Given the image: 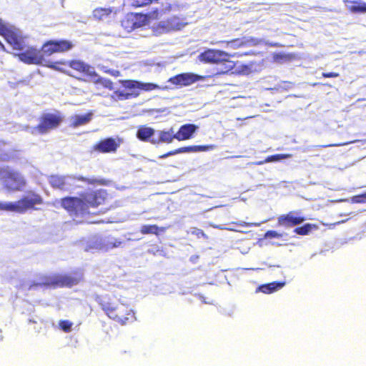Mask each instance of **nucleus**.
<instances>
[{
  "label": "nucleus",
  "instance_id": "nucleus-1",
  "mask_svg": "<svg viewBox=\"0 0 366 366\" xmlns=\"http://www.w3.org/2000/svg\"><path fill=\"white\" fill-rule=\"evenodd\" d=\"M73 48V44L67 40H51L46 42L41 50L28 47L25 51L18 54L19 59L28 64H43L44 56H49L54 53L65 52Z\"/></svg>",
  "mask_w": 366,
  "mask_h": 366
},
{
  "label": "nucleus",
  "instance_id": "nucleus-2",
  "mask_svg": "<svg viewBox=\"0 0 366 366\" xmlns=\"http://www.w3.org/2000/svg\"><path fill=\"white\" fill-rule=\"evenodd\" d=\"M107 197L105 190H98L86 194L83 199L66 197L61 201L62 207L70 212L71 216H84L88 214L90 207H95L102 204Z\"/></svg>",
  "mask_w": 366,
  "mask_h": 366
},
{
  "label": "nucleus",
  "instance_id": "nucleus-3",
  "mask_svg": "<svg viewBox=\"0 0 366 366\" xmlns=\"http://www.w3.org/2000/svg\"><path fill=\"white\" fill-rule=\"evenodd\" d=\"M41 202V198L38 194L29 193L22 199L16 202H0V210L16 213H24L28 209L34 208L36 204Z\"/></svg>",
  "mask_w": 366,
  "mask_h": 366
},
{
  "label": "nucleus",
  "instance_id": "nucleus-4",
  "mask_svg": "<svg viewBox=\"0 0 366 366\" xmlns=\"http://www.w3.org/2000/svg\"><path fill=\"white\" fill-rule=\"evenodd\" d=\"M0 180L6 189L12 192L21 190L26 184L21 174L9 167H0Z\"/></svg>",
  "mask_w": 366,
  "mask_h": 366
},
{
  "label": "nucleus",
  "instance_id": "nucleus-5",
  "mask_svg": "<svg viewBox=\"0 0 366 366\" xmlns=\"http://www.w3.org/2000/svg\"><path fill=\"white\" fill-rule=\"evenodd\" d=\"M0 34L4 36L6 41L14 49L24 50L26 48L24 39L21 31L15 26L4 22L0 19Z\"/></svg>",
  "mask_w": 366,
  "mask_h": 366
},
{
  "label": "nucleus",
  "instance_id": "nucleus-6",
  "mask_svg": "<svg viewBox=\"0 0 366 366\" xmlns=\"http://www.w3.org/2000/svg\"><path fill=\"white\" fill-rule=\"evenodd\" d=\"M63 117L60 114H44L41 116L38 126L34 127H26V130L32 134H46L58 127Z\"/></svg>",
  "mask_w": 366,
  "mask_h": 366
},
{
  "label": "nucleus",
  "instance_id": "nucleus-7",
  "mask_svg": "<svg viewBox=\"0 0 366 366\" xmlns=\"http://www.w3.org/2000/svg\"><path fill=\"white\" fill-rule=\"evenodd\" d=\"M122 242L112 237L94 236L89 238L85 247V251L107 252L121 245Z\"/></svg>",
  "mask_w": 366,
  "mask_h": 366
},
{
  "label": "nucleus",
  "instance_id": "nucleus-8",
  "mask_svg": "<svg viewBox=\"0 0 366 366\" xmlns=\"http://www.w3.org/2000/svg\"><path fill=\"white\" fill-rule=\"evenodd\" d=\"M77 180H81L86 182L89 184H103L102 180L97 179H86L84 177H79L76 179L72 176H59L52 175L49 177V182L51 186L54 188L59 189L60 190L69 191L73 189L76 186Z\"/></svg>",
  "mask_w": 366,
  "mask_h": 366
},
{
  "label": "nucleus",
  "instance_id": "nucleus-9",
  "mask_svg": "<svg viewBox=\"0 0 366 366\" xmlns=\"http://www.w3.org/2000/svg\"><path fill=\"white\" fill-rule=\"evenodd\" d=\"M184 19L174 16L165 20H162L152 26V31L157 36L170 31L180 30L186 24Z\"/></svg>",
  "mask_w": 366,
  "mask_h": 366
},
{
  "label": "nucleus",
  "instance_id": "nucleus-10",
  "mask_svg": "<svg viewBox=\"0 0 366 366\" xmlns=\"http://www.w3.org/2000/svg\"><path fill=\"white\" fill-rule=\"evenodd\" d=\"M102 309L105 312V313L108 315V317L111 319L115 320L116 321L120 322L122 325H125L129 320L131 319V321H134L136 320V317H134V312L132 310H127L126 315L129 316L131 314V317H122L120 315L122 314V312L120 311V309L119 307H114L112 306V305L109 302H105L103 301H101L99 302Z\"/></svg>",
  "mask_w": 366,
  "mask_h": 366
},
{
  "label": "nucleus",
  "instance_id": "nucleus-11",
  "mask_svg": "<svg viewBox=\"0 0 366 366\" xmlns=\"http://www.w3.org/2000/svg\"><path fill=\"white\" fill-rule=\"evenodd\" d=\"M231 55L225 51L219 50L208 49L201 53L198 58L200 61L211 64H217L223 61H227Z\"/></svg>",
  "mask_w": 366,
  "mask_h": 366
},
{
  "label": "nucleus",
  "instance_id": "nucleus-12",
  "mask_svg": "<svg viewBox=\"0 0 366 366\" xmlns=\"http://www.w3.org/2000/svg\"><path fill=\"white\" fill-rule=\"evenodd\" d=\"M80 280V277H73L67 275H56L47 279L44 282L37 283L36 286L41 285H57V286H66L71 287L76 285Z\"/></svg>",
  "mask_w": 366,
  "mask_h": 366
},
{
  "label": "nucleus",
  "instance_id": "nucleus-13",
  "mask_svg": "<svg viewBox=\"0 0 366 366\" xmlns=\"http://www.w3.org/2000/svg\"><path fill=\"white\" fill-rule=\"evenodd\" d=\"M204 79L203 76L194 73H182L171 77L168 81L174 85L187 86Z\"/></svg>",
  "mask_w": 366,
  "mask_h": 366
},
{
  "label": "nucleus",
  "instance_id": "nucleus-14",
  "mask_svg": "<svg viewBox=\"0 0 366 366\" xmlns=\"http://www.w3.org/2000/svg\"><path fill=\"white\" fill-rule=\"evenodd\" d=\"M159 9L154 8L151 12L147 14H132V21L135 24L136 29L147 25L151 19H157L159 18Z\"/></svg>",
  "mask_w": 366,
  "mask_h": 366
},
{
  "label": "nucleus",
  "instance_id": "nucleus-15",
  "mask_svg": "<svg viewBox=\"0 0 366 366\" xmlns=\"http://www.w3.org/2000/svg\"><path fill=\"white\" fill-rule=\"evenodd\" d=\"M120 143L113 138H107L94 146V149L102 153L114 152L119 147Z\"/></svg>",
  "mask_w": 366,
  "mask_h": 366
},
{
  "label": "nucleus",
  "instance_id": "nucleus-16",
  "mask_svg": "<svg viewBox=\"0 0 366 366\" xmlns=\"http://www.w3.org/2000/svg\"><path fill=\"white\" fill-rule=\"evenodd\" d=\"M215 147H216V146L213 145V144L204 145V146H190V147H181L179 149H177L176 150L169 152L167 154L162 155L160 157V158L164 159L169 156L174 155L177 154H180V153L206 152V151H209V150H212Z\"/></svg>",
  "mask_w": 366,
  "mask_h": 366
},
{
  "label": "nucleus",
  "instance_id": "nucleus-17",
  "mask_svg": "<svg viewBox=\"0 0 366 366\" xmlns=\"http://www.w3.org/2000/svg\"><path fill=\"white\" fill-rule=\"evenodd\" d=\"M305 221L302 217L297 216L295 212H290L287 214L281 215L278 218V224L287 227L300 224Z\"/></svg>",
  "mask_w": 366,
  "mask_h": 366
},
{
  "label": "nucleus",
  "instance_id": "nucleus-18",
  "mask_svg": "<svg viewBox=\"0 0 366 366\" xmlns=\"http://www.w3.org/2000/svg\"><path fill=\"white\" fill-rule=\"evenodd\" d=\"M198 127L192 124H186L182 125L178 132L175 134L176 139L179 141L189 139L197 131Z\"/></svg>",
  "mask_w": 366,
  "mask_h": 366
},
{
  "label": "nucleus",
  "instance_id": "nucleus-19",
  "mask_svg": "<svg viewBox=\"0 0 366 366\" xmlns=\"http://www.w3.org/2000/svg\"><path fill=\"white\" fill-rule=\"evenodd\" d=\"M123 85L129 89H139L144 91H151L159 88V86L153 83H143L134 80H127L124 81Z\"/></svg>",
  "mask_w": 366,
  "mask_h": 366
},
{
  "label": "nucleus",
  "instance_id": "nucleus-20",
  "mask_svg": "<svg viewBox=\"0 0 366 366\" xmlns=\"http://www.w3.org/2000/svg\"><path fill=\"white\" fill-rule=\"evenodd\" d=\"M174 139H176V137L172 129L167 132L157 131L156 137L151 139V143L153 144L159 143H171Z\"/></svg>",
  "mask_w": 366,
  "mask_h": 366
},
{
  "label": "nucleus",
  "instance_id": "nucleus-21",
  "mask_svg": "<svg viewBox=\"0 0 366 366\" xmlns=\"http://www.w3.org/2000/svg\"><path fill=\"white\" fill-rule=\"evenodd\" d=\"M92 116L93 114L92 112L87 113L84 115H73L70 117L69 119V124L71 127H73L74 128L84 125L91 121Z\"/></svg>",
  "mask_w": 366,
  "mask_h": 366
},
{
  "label": "nucleus",
  "instance_id": "nucleus-22",
  "mask_svg": "<svg viewBox=\"0 0 366 366\" xmlns=\"http://www.w3.org/2000/svg\"><path fill=\"white\" fill-rule=\"evenodd\" d=\"M157 132L151 127L146 126L141 127L137 132V137L142 141L149 142L156 137Z\"/></svg>",
  "mask_w": 366,
  "mask_h": 366
},
{
  "label": "nucleus",
  "instance_id": "nucleus-23",
  "mask_svg": "<svg viewBox=\"0 0 366 366\" xmlns=\"http://www.w3.org/2000/svg\"><path fill=\"white\" fill-rule=\"evenodd\" d=\"M117 11L113 8H97L93 11V16L98 20H105L111 16H114Z\"/></svg>",
  "mask_w": 366,
  "mask_h": 366
},
{
  "label": "nucleus",
  "instance_id": "nucleus-24",
  "mask_svg": "<svg viewBox=\"0 0 366 366\" xmlns=\"http://www.w3.org/2000/svg\"><path fill=\"white\" fill-rule=\"evenodd\" d=\"M285 282H273L269 284H265L259 286L257 289V292H261L265 294H270L282 288Z\"/></svg>",
  "mask_w": 366,
  "mask_h": 366
},
{
  "label": "nucleus",
  "instance_id": "nucleus-25",
  "mask_svg": "<svg viewBox=\"0 0 366 366\" xmlns=\"http://www.w3.org/2000/svg\"><path fill=\"white\" fill-rule=\"evenodd\" d=\"M17 151L8 148L6 144H4V148L0 152V160L10 161L17 158Z\"/></svg>",
  "mask_w": 366,
  "mask_h": 366
},
{
  "label": "nucleus",
  "instance_id": "nucleus-26",
  "mask_svg": "<svg viewBox=\"0 0 366 366\" xmlns=\"http://www.w3.org/2000/svg\"><path fill=\"white\" fill-rule=\"evenodd\" d=\"M158 0H125V4L132 8H142L157 2Z\"/></svg>",
  "mask_w": 366,
  "mask_h": 366
},
{
  "label": "nucleus",
  "instance_id": "nucleus-27",
  "mask_svg": "<svg viewBox=\"0 0 366 366\" xmlns=\"http://www.w3.org/2000/svg\"><path fill=\"white\" fill-rule=\"evenodd\" d=\"M292 157V154H274L267 157L264 161H260L254 163L257 165H262L264 163L273 162H279L285 159H288Z\"/></svg>",
  "mask_w": 366,
  "mask_h": 366
},
{
  "label": "nucleus",
  "instance_id": "nucleus-28",
  "mask_svg": "<svg viewBox=\"0 0 366 366\" xmlns=\"http://www.w3.org/2000/svg\"><path fill=\"white\" fill-rule=\"evenodd\" d=\"M82 72L90 76L92 81L95 83L101 80V77L96 73L94 69L87 64L85 65V69Z\"/></svg>",
  "mask_w": 366,
  "mask_h": 366
},
{
  "label": "nucleus",
  "instance_id": "nucleus-29",
  "mask_svg": "<svg viewBox=\"0 0 366 366\" xmlns=\"http://www.w3.org/2000/svg\"><path fill=\"white\" fill-rule=\"evenodd\" d=\"M132 14L127 15V16L122 21V26L128 31L130 32L136 29L135 24H133L132 21Z\"/></svg>",
  "mask_w": 366,
  "mask_h": 366
},
{
  "label": "nucleus",
  "instance_id": "nucleus-30",
  "mask_svg": "<svg viewBox=\"0 0 366 366\" xmlns=\"http://www.w3.org/2000/svg\"><path fill=\"white\" fill-rule=\"evenodd\" d=\"M313 227H316L311 224H305V225L296 228L294 232L298 234L305 235L307 234Z\"/></svg>",
  "mask_w": 366,
  "mask_h": 366
},
{
  "label": "nucleus",
  "instance_id": "nucleus-31",
  "mask_svg": "<svg viewBox=\"0 0 366 366\" xmlns=\"http://www.w3.org/2000/svg\"><path fill=\"white\" fill-rule=\"evenodd\" d=\"M158 227L155 224L154 225H143L141 227V232L144 234H157Z\"/></svg>",
  "mask_w": 366,
  "mask_h": 366
},
{
  "label": "nucleus",
  "instance_id": "nucleus-32",
  "mask_svg": "<svg viewBox=\"0 0 366 366\" xmlns=\"http://www.w3.org/2000/svg\"><path fill=\"white\" fill-rule=\"evenodd\" d=\"M73 325V323L69 320H61L59 322V327L60 328L66 332H69L71 330V327Z\"/></svg>",
  "mask_w": 366,
  "mask_h": 366
},
{
  "label": "nucleus",
  "instance_id": "nucleus-33",
  "mask_svg": "<svg viewBox=\"0 0 366 366\" xmlns=\"http://www.w3.org/2000/svg\"><path fill=\"white\" fill-rule=\"evenodd\" d=\"M85 64L80 61H73L70 64V66L77 71H83L85 69Z\"/></svg>",
  "mask_w": 366,
  "mask_h": 366
},
{
  "label": "nucleus",
  "instance_id": "nucleus-34",
  "mask_svg": "<svg viewBox=\"0 0 366 366\" xmlns=\"http://www.w3.org/2000/svg\"><path fill=\"white\" fill-rule=\"evenodd\" d=\"M227 44L228 47L237 49L244 46V41L243 39H234L230 41H227Z\"/></svg>",
  "mask_w": 366,
  "mask_h": 366
},
{
  "label": "nucleus",
  "instance_id": "nucleus-35",
  "mask_svg": "<svg viewBox=\"0 0 366 366\" xmlns=\"http://www.w3.org/2000/svg\"><path fill=\"white\" fill-rule=\"evenodd\" d=\"M244 41V45H247V46H256L259 44H261L264 41L263 39H255V38H249V39H243Z\"/></svg>",
  "mask_w": 366,
  "mask_h": 366
},
{
  "label": "nucleus",
  "instance_id": "nucleus-36",
  "mask_svg": "<svg viewBox=\"0 0 366 366\" xmlns=\"http://www.w3.org/2000/svg\"><path fill=\"white\" fill-rule=\"evenodd\" d=\"M350 11L354 13L366 12V4L363 3L360 5H355L350 7Z\"/></svg>",
  "mask_w": 366,
  "mask_h": 366
},
{
  "label": "nucleus",
  "instance_id": "nucleus-37",
  "mask_svg": "<svg viewBox=\"0 0 366 366\" xmlns=\"http://www.w3.org/2000/svg\"><path fill=\"white\" fill-rule=\"evenodd\" d=\"M114 95L118 98V99L123 100L129 99L133 94L117 91L114 93Z\"/></svg>",
  "mask_w": 366,
  "mask_h": 366
},
{
  "label": "nucleus",
  "instance_id": "nucleus-38",
  "mask_svg": "<svg viewBox=\"0 0 366 366\" xmlns=\"http://www.w3.org/2000/svg\"><path fill=\"white\" fill-rule=\"evenodd\" d=\"M281 237H282L281 234L278 233L276 231H273V230H269L264 234V237L265 238H269V239L280 238Z\"/></svg>",
  "mask_w": 366,
  "mask_h": 366
},
{
  "label": "nucleus",
  "instance_id": "nucleus-39",
  "mask_svg": "<svg viewBox=\"0 0 366 366\" xmlns=\"http://www.w3.org/2000/svg\"><path fill=\"white\" fill-rule=\"evenodd\" d=\"M352 202L355 203H364L366 202L365 194L362 195L355 196L352 198Z\"/></svg>",
  "mask_w": 366,
  "mask_h": 366
},
{
  "label": "nucleus",
  "instance_id": "nucleus-40",
  "mask_svg": "<svg viewBox=\"0 0 366 366\" xmlns=\"http://www.w3.org/2000/svg\"><path fill=\"white\" fill-rule=\"evenodd\" d=\"M97 83L102 84L105 87L112 89V82L110 80L104 79L101 78V80L99 81Z\"/></svg>",
  "mask_w": 366,
  "mask_h": 366
},
{
  "label": "nucleus",
  "instance_id": "nucleus-41",
  "mask_svg": "<svg viewBox=\"0 0 366 366\" xmlns=\"http://www.w3.org/2000/svg\"><path fill=\"white\" fill-rule=\"evenodd\" d=\"M322 75V76L327 77V78L337 77L340 76V74L336 72H329V73L323 72Z\"/></svg>",
  "mask_w": 366,
  "mask_h": 366
},
{
  "label": "nucleus",
  "instance_id": "nucleus-42",
  "mask_svg": "<svg viewBox=\"0 0 366 366\" xmlns=\"http://www.w3.org/2000/svg\"><path fill=\"white\" fill-rule=\"evenodd\" d=\"M286 58V55L284 54H274L273 56V59L275 61H279L281 59H284Z\"/></svg>",
  "mask_w": 366,
  "mask_h": 366
},
{
  "label": "nucleus",
  "instance_id": "nucleus-43",
  "mask_svg": "<svg viewBox=\"0 0 366 366\" xmlns=\"http://www.w3.org/2000/svg\"><path fill=\"white\" fill-rule=\"evenodd\" d=\"M263 42H264L265 44H267V45H269V46H274V47H280V46H281V45L280 44H278V43L268 42V41H264Z\"/></svg>",
  "mask_w": 366,
  "mask_h": 366
},
{
  "label": "nucleus",
  "instance_id": "nucleus-44",
  "mask_svg": "<svg viewBox=\"0 0 366 366\" xmlns=\"http://www.w3.org/2000/svg\"><path fill=\"white\" fill-rule=\"evenodd\" d=\"M56 62L55 63H51L50 64H48L47 66L50 68L54 69L56 70H60V68L56 66Z\"/></svg>",
  "mask_w": 366,
  "mask_h": 366
},
{
  "label": "nucleus",
  "instance_id": "nucleus-45",
  "mask_svg": "<svg viewBox=\"0 0 366 366\" xmlns=\"http://www.w3.org/2000/svg\"><path fill=\"white\" fill-rule=\"evenodd\" d=\"M105 71L107 72V73L111 74L113 76H118L119 74V72L118 71H116V70H108V71Z\"/></svg>",
  "mask_w": 366,
  "mask_h": 366
},
{
  "label": "nucleus",
  "instance_id": "nucleus-46",
  "mask_svg": "<svg viewBox=\"0 0 366 366\" xmlns=\"http://www.w3.org/2000/svg\"><path fill=\"white\" fill-rule=\"evenodd\" d=\"M249 71V67L248 66H242V69L241 70L242 72L247 73Z\"/></svg>",
  "mask_w": 366,
  "mask_h": 366
},
{
  "label": "nucleus",
  "instance_id": "nucleus-47",
  "mask_svg": "<svg viewBox=\"0 0 366 366\" xmlns=\"http://www.w3.org/2000/svg\"><path fill=\"white\" fill-rule=\"evenodd\" d=\"M211 226L213 227L214 228H217V229H226L223 225L211 224Z\"/></svg>",
  "mask_w": 366,
  "mask_h": 366
},
{
  "label": "nucleus",
  "instance_id": "nucleus-48",
  "mask_svg": "<svg viewBox=\"0 0 366 366\" xmlns=\"http://www.w3.org/2000/svg\"><path fill=\"white\" fill-rule=\"evenodd\" d=\"M345 221H346V220H342V221H339V222H336V223H335V224H334V225H335V224H342V223H344V222H345Z\"/></svg>",
  "mask_w": 366,
  "mask_h": 366
},
{
  "label": "nucleus",
  "instance_id": "nucleus-49",
  "mask_svg": "<svg viewBox=\"0 0 366 366\" xmlns=\"http://www.w3.org/2000/svg\"><path fill=\"white\" fill-rule=\"evenodd\" d=\"M232 67H233V66H232V64H229V66H227V69L228 70H229V69H232Z\"/></svg>",
  "mask_w": 366,
  "mask_h": 366
},
{
  "label": "nucleus",
  "instance_id": "nucleus-50",
  "mask_svg": "<svg viewBox=\"0 0 366 366\" xmlns=\"http://www.w3.org/2000/svg\"><path fill=\"white\" fill-rule=\"evenodd\" d=\"M0 47L2 49H5L4 48V46L1 44V42L0 41Z\"/></svg>",
  "mask_w": 366,
  "mask_h": 366
},
{
  "label": "nucleus",
  "instance_id": "nucleus-51",
  "mask_svg": "<svg viewBox=\"0 0 366 366\" xmlns=\"http://www.w3.org/2000/svg\"><path fill=\"white\" fill-rule=\"evenodd\" d=\"M253 224V225H254V226H256V227L259 226V224H258V223H254V224Z\"/></svg>",
  "mask_w": 366,
  "mask_h": 366
},
{
  "label": "nucleus",
  "instance_id": "nucleus-52",
  "mask_svg": "<svg viewBox=\"0 0 366 366\" xmlns=\"http://www.w3.org/2000/svg\"><path fill=\"white\" fill-rule=\"evenodd\" d=\"M340 144H331L330 146H339Z\"/></svg>",
  "mask_w": 366,
  "mask_h": 366
},
{
  "label": "nucleus",
  "instance_id": "nucleus-53",
  "mask_svg": "<svg viewBox=\"0 0 366 366\" xmlns=\"http://www.w3.org/2000/svg\"><path fill=\"white\" fill-rule=\"evenodd\" d=\"M199 232L201 234H203V232H202V231L199 230Z\"/></svg>",
  "mask_w": 366,
  "mask_h": 366
}]
</instances>
